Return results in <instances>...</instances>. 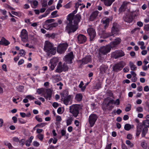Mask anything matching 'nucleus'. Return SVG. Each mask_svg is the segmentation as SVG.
<instances>
[{"label":"nucleus","instance_id":"obj_47","mask_svg":"<svg viewBox=\"0 0 149 149\" xmlns=\"http://www.w3.org/2000/svg\"><path fill=\"white\" fill-rule=\"evenodd\" d=\"M43 7H46L47 6V0H43L42 3Z\"/></svg>","mask_w":149,"mask_h":149},{"label":"nucleus","instance_id":"obj_24","mask_svg":"<svg viewBox=\"0 0 149 149\" xmlns=\"http://www.w3.org/2000/svg\"><path fill=\"white\" fill-rule=\"evenodd\" d=\"M110 19L107 18L105 20H102V23L104 25V28L105 29H106L109 26V24Z\"/></svg>","mask_w":149,"mask_h":149},{"label":"nucleus","instance_id":"obj_29","mask_svg":"<svg viewBox=\"0 0 149 149\" xmlns=\"http://www.w3.org/2000/svg\"><path fill=\"white\" fill-rule=\"evenodd\" d=\"M73 120V118L72 117H70L68 118V119L66 120V125L68 126L71 125L72 121Z\"/></svg>","mask_w":149,"mask_h":149},{"label":"nucleus","instance_id":"obj_57","mask_svg":"<svg viewBox=\"0 0 149 149\" xmlns=\"http://www.w3.org/2000/svg\"><path fill=\"white\" fill-rule=\"evenodd\" d=\"M35 118L36 120L39 122H41L42 121V119L41 118L39 117L38 116H36Z\"/></svg>","mask_w":149,"mask_h":149},{"label":"nucleus","instance_id":"obj_49","mask_svg":"<svg viewBox=\"0 0 149 149\" xmlns=\"http://www.w3.org/2000/svg\"><path fill=\"white\" fill-rule=\"evenodd\" d=\"M26 98L29 99L30 100H33L34 99L37 100L36 98H35L34 97L32 96L31 95H28L26 96Z\"/></svg>","mask_w":149,"mask_h":149},{"label":"nucleus","instance_id":"obj_22","mask_svg":"<svg viewBox=\"0 0 149 149\" xmlns=\"http://www.w3.org/2000/svg\"><path fill=\"white\" fill-rule=\"evenodd\" d=\"M99 11L95 10L90 15L89 19L91 21H93L97 16L99 13Z\"/></svg>","mask_w":149,"mask_h":149},{"label":"nucleus","instance_id":"obj_20","mask_svg":"<svg viewBox=\"0 0 149 149\" xmlns=\"http://www.w3.org/2000/svg\"><path fill=\"white\" fill-rule=\"evenodd\" d=\"M52 95V91L50 89H48L46 90V94L45 95L44 97L46 100H51Z\"/></svg>","mask_w":149,"mask_h":149},{"label":"nucleus","instance_id":"obj_21","mask_svg":"<svg viewBox=\"0 0 149 149\" xmlns=\"http://www.w3.org/2000/svg\"><path fill=\"white\" fill-rule=\"evenodd\" d=\"M121 39L119 38H117L114 40L110 43V46L111 47H115L116 45L119 44L121 42Z\"/></svg>","mask_w":149,"mask_h":149},{"label":"nucleus","instance_id":"obj_23","mask_svg":"<svg viewBox=\"0 0 149 149\" xmlns=\"http://www.w3.org/2000/svg\"><path fill=\"white\" fill-rule=\"evenodd\" d=\"M10 44V42L4 37H3L0 41V45L7 46Z\"/></svg>","mask_w":149,"mask_h":149},{"label":"nucleus","instance_id":"obj_59","mask_svg":"<svg viewBox=\"0 0 149 149\" xmlns=\"http://www.w3.org/2000/svg\"><path fill=\"white\" fill-rule=\"evenodd\" d=\"M136 110L138 112H141L143 111V109L142 107H139L137 108Z\"/></svg>","mask_w":149,"mask_h":149},{"label":"nucleus","instance_id":"obj_35","mask_svg":"<svg viewBox=\"0 0 149 149\" xmlns=\"http://www.w3.org/2000/svg\"><path fill=\"white\" fill-rule=\"evenodd\" d=\"M142 125H143L145 127L147 128L149 127V120L147 119L146 120H144L143 122Z\"/></svg>","mask_w":149,"mask_h":149},{"label":"nucleus","instance_id":"obj_53","mask_svg":"<svg viewBox=\"0 0 149 149\" xmlns=\"http://www.w3.org/2000/svg\"><path fill=\"white\" fill-rule=\"evenodd\" d=\"M18 121L19 123L22 124L25 123L26 122L22 118H19Z\"/></svg>","mask_w":149,"mask_h":149},{"label":"nucleus","instance_id":"obj_48","mask_svg":"<svg viewBox=\"0 0 149 149\" xmlns=\"http://www.w3.org/2000/svg\"><path fill=\"white\" fill-rule=\"evenodd\" d=\"M126 143L127 145L129 146L131 148L132 147L134 146L133 144L131 143L130 140H127L126 141Z\"/></svg>","mask_w":149,"mask_h":149},{"label":"nucleus","instance_id":"obj_46","mask_svg":"<svg viewBox=\"0 0 149 149\" xmlns=\"http://www.w3.org/2000/svg\"><path fill=\"white\" fill-rule=\"evenodd\" d=\"M26 34H28L26 30L25 29H23L22 30L21 32L20 37L23 36H24Z\"/></svg>","mask_w":149,"mask_h":149},{"label":"nucleus","instance_id":"obj_1","mask_svg":"<svg viewBox=\"0 0 149 149\" xmlns=\"http://www.w3.org/2000/svg\"><path fill=\"white\" fill-rule=\"evenodd\" d=\"M44 49L48 56L54 55L56 53V48L54 47L52 44L48 41L45 42Z\"/></svg>","mask_w":149,"mask_h":149},{"label":"nucleus","instance_id":"obj_8","mask_svg":"<svg viewBox=\"0 0 149 149\" xmlns=\"http://www.w3.org/2000/svg\"><path fill=\"white\" fill-rule=\"evenodd\" d=\"M87 32L89 36L90 40V41L94 40L96 36L95 30L93 28H89L88 29Z\"/></svg>","mask_w":149,"mask_h":149},{"label":"nucleus","instance_id":"obj_31","mask_svg":"<svg viewBox=\"0 0 149 149\" xmlns=\"http://www.w3.org/2000/svg\"><path fill=\"white\" fill-rule=\"evenodd\" d=\"M83 96L81 93H77L75 96L76 100L78 101H80L82 100Z\"/></svg>","mask_w":149,"mask_h":149},{"label":"nucleus","instance_id":"obj_39","mask_svg":"<svg viewBox=\"0 0 149 149\" xmlns=\"http://www.w3.org/2000/svg\"><path fill=\"white\" fill-rule=\"evenodd\" d=\"M130 15L132 17L133 20L134 19L137 15V12H136V11H134L132 12Z\"/></svg>","mask_w":149,"mask_h":149},{"label":"nucleus","instance_id":"obj_4","mask_svg":"<svg viewBox=\"0 0 149 149\" xmlns=\"http://www.w3.org/2000/svg\"><path fill=\"white\" fill-rule=\"evenodd\" d=\"M68 67L66 63H65L62 64V63L59 62L55 70V72L58 73H61L62 72L67 71L68 70Z\"/></svg>","mask_w":149,"mask_h":149},{"label":"nucleus","instance_id":"obj_41","mask_svg":"<svg viewBox=\"0 0 149 149\" xmlns=\"http://www.w3.org/2000/svg\"><path fill=\"white\" fill-rule=\"evenodd\" d=\"M102 54H100L99 53V56L98 57V58L99 61L101 62H103L104 60V57L102 56Z\"/></svg>","mask_w":149,"mask_h":149},{"label":"nucleus","instance_id":"obj_45","mask_svg":"<svg viewBox=\"0 0 149 149\" xmlns=\"http://www.w3.org/2000/svg\"><path fill=\"white\" fill-rule=\"evenodd\" d=\"M49 66L50 69L52 70H54L55 67L56 66L54 64H52V63L50 62V63L49 64Z\"/></svg>","mask_w":149,"mask_h":149},{"label":"nucleus","instance_id":"obj_9","mask_svg":"<svg viewBox=\"0 0 149 149\" xmlns=\"http://www.w3.org/2000/svg\"><path fill=\"white\" fill-rule=\"evenodd\" d=\"M111 48L112 47L109 45L102 47L99 50V53L103 55H106L110 52Z\"/></svg>","mask_w":149,"mask_h":149},{"label":"nucleus","instance_id":"obj_43","mask_svg":"<svg viewBox=\"0 0 149 149\" xmlns=\"http://www.w3.org/2000/svg\"><path fill=\"white\" fill-rule=\"evenodd\" d=\"M47 123H40L36 125V127H43L46 125H47Z\"/></svg>","mask_w":149,"mask_h":149},{"label":"nucleus","instance_id":"obj_58","mask_svg":"<svg viewBox=\"0 0 149 149\" xmlns=\"http://www.w3.org/2000/svg\"><path fill=\"white\" fill-rule=\"evenodd\" d=\"M112 145V144L111 143H110V144L107 143L105 149H111Z\"/></svg>","mask_w":149,"mask_h":149},{"label":"nucleus","instance_id":"obj_33","mask_svg":"<svg viewBox=\"0 0 149 149\" xmlns=\"http://www.w3.org/2000/svg\"><path fill=\"white\" fill-rule=\"evenodd\" d=\"M129 65L131 70L132 71H135L137 69V67L133 64V63L130 62Z\"/></svg>","mask_w":149,"mask_h":149},{"label":"nucleus","instance_id":"obj_63","mask_svg":"<svg viewBox=\"0 0 149 149\" xmlns=\"http://www.w3.org/2000/svg\"><path fill=\"white\" fill-rule=\"evenodd\" d=\"M13 141L16 142H18L19 141V139L18 137H14L13 138Z\"/></svg>","mask_w":149,"mask_h":149},{"label":"nucleus","instance_id":"obj_28","mask_svg":"<svg viewBox=\"0 0 149 149\" xmlns=\"http://www.w3.org/2000/svg\"><path fill=\"white\" fill-rule=\"evenodd\" d=\"M108 69V67L105 65H102L101 66L100 68V71L101 73L103 74L106 72Z\"/></svg>","mask_w":149,"mask_h":149},{"label":"nucleus","instance_id":"obj_2","mask_svg":"<svg viewBox=\"0 0 149 149\" xmlns=\"http://www.w3.org/2000/svg\"><path fill=\"white\" fill-rule=\"evenodd\" d=\"M54 21L55 19H52L46 20L43 24V28L47 30H52L54 28H55L58 26L57 23H52Z\"/></svg>","mask_w":149,"mask_h":149},{"label":"nucleus","instance_id":"obj_56","mask_svg":"<svg viewBox=\"0 0 149 149\" xmlns=\"http://www.w3.org/2000/svg\"><path fill=\"white\" fill-rule=\"evenodd\" d=\"M114 104L117 105H118L120 104V101L119 99H117L116 100L114 101Z\"/></svg>","mask_w":149,"mask_h":149},{"label":"nucleus","instance_id":"obj_6","mask_svg":"<svg viewBox=\"0 0 149 149\" xmlns=\"http://www.w3.org/2000/svg\"><path fill=\"white\" fill-rule=\"evenodd\" d=\"M98 118L97 115L94 113H92L89 116L88 121L90 127H92L94 126Z\"/></svg>","mask_w":149,"mask_h":149},{"label":"nucleus","instance_id":"obj_17","mask_svg":"<svg viewBox=\"0 0 149 149\" xmlns=\"http://www.w3.org/2000/svg\"><path fill=\"white\" fill-rule=\"evenodd\" d=\"M77 40L79 44H83L86 42V38L84 35L80 34L77 36Z\"/></svg>","mask_w":149,"mask_h":149},{"label":"nucleus","instance_id":"obj_32","mask_svg":"<svg viewBox=\"0 0 149 149\" xmlns=\"http://www.w3.org/2000/svg\"><path fill=\"white\" fill-rule=\"evenodd\" d=\"M58 58H53L50 60V62L52 63V64L55 65H56L57 63L58 62Z\"/></svg>","mask_w":149,"mask_h":149},{"label":"nucleus","instance_id":"obj_15","mask_svg":"<svg viewBox=\"0 0 149 149\" xmlns=\"http://www.w3.org/2000/svg\"><path fill=\"white\" fill-rule=\"evenodd\" d=\"M79 61L81 62L82 65L86 64L92 61V57L91 55H87L81 60H79Z\"/></svg>","mask_w":149,"mask_h":149},{"label":"nucleus","instance_id":"obj_27","mask_svg":"<svg viewBox=\"0 0 149 149\" xmlns=\"http://www.w3.org/2000/svg\"><path fill=\"white\" fill-rule=\"evenodd\" d=\"M70 99L71 96L70 95H68L65 97L63 100V102L64 104L66 105H68L70 101Z\"/></svg>","mask_w":149,"mask_h":149},{"label":"nucleus","instance_id":"obj_40","mask_svg":"<svg viewBox=\"0 0 149 149\" xmlns=\"http://www.w3.org/2000/svg\"><path fill=\"white\" fill-rule=\"evenodd\" d=\"M44 91V89L43 88H39L37 89L36 92L39 95H40L43 93Z\"/></svg>","mask_w":149,"mask_h":149},{"label":"nucleus","instance_id":"obj_37","mask_svg":"<svg viewBox=\"0 0 149 149\" xmlns=\"http://www.w3.org/2000/svg\"><path fill=\"white\" fill-rule=\"evenodd\" d=\"M21 40L23 42H26L27 40L28 37V34H26L24 36H23L20 37Z\"/></svg>","mask_w":149,"mask_h":149},{"label":"nucleus","instance_id":"obj_25","mask_svg":"<svg viewBox=\"0 0 149 149\" xmlns=\"http://www.w3.org/2000/svg\"><path fill=\"white\" fill-rule=\"evenodd\" d=\"M119 31V30L118 27L113 25L111 29V32L112 34V35L117 34Z\"/></svg>","mask_w":149,"mask_h":149},{"label":"nucleus","instance_id":"obj_34","mask_svg":"<svg viewBox=\"0 0 149 149\" xmlns=\"http://www.w3.org/2000/svg\"><path fill=\"white\" fill-rule=\"evenodd\" d=\"M148 131V128L146 127H144L143 128L142 131V133L141 134V136L142 137H144L146 134L147 133Z\"/></svg>","mask_w":149,"mask_h":149},{"label":"nucleus","instance_id":"obj_61","mask_svg":"<svg viewBox=\"0 0 149 149\" xmlns=\"http://www.w3.org/2000/svg\"><path fill=\"white\" fill-rule=\"evenodd\" d=\"M33 145L35 146L38 147L39 146L40 143L37 141H35L33 142Z\"/></svg>","mask_w":149,"mask_h":149},{"label":"nucleus","instance_id":"obj_18","mask_svg":"<svg viewBox=\"0 0 149 149\" xmlns=\"http://www.w3.org/2000/svg\"><path fill=\"white\" fill-rule=\"evenodd\" d=\"M99 34L101 35V37L104 38H106L108 37L109 38V39H110V36H112V34L108 33L106 32L105 30H100L99 31Z\"/></svg>","mask_w":149,"mask_h":149},{"label":"nucleus","instance_id":"obj_36","mask_svg":"<svg viewBox=\"0 0 149 149\" xmlns=\"http://www.w3.org/2000/svg\"><path fill=\"white\" fill-rule=\"evenodd\" d=\"M4 145L7 146L9 149H12L13 147L11 143L7 141H5L4 142Z\"/></svg>","mask_w":149,"mask_h":149},{"label":"nucleus","instance_id":"obj_55","mask_svg":"<svg viewBox=\"0 0 149 149\" xmlns=\"http://www.w3.org/2000/svg\"><path fill=\"white\" fill-rule=\"evenodd\" d=\"M129 106L125 107V110L126 112H128L130 111L131 109V106L130 104H129Z\"/></svg>","mask_w":149,"mask_h":149},{"label":"nucleus","instance_id":"obj_13","mask_svg":"<svg viewBox=\"0 0 149 149\" xmlns=\"http://www.w3.org/2000/svg\"><path fill=\"white\" fill-rule=\"evenodd\" d=\"M135 120L136 122L138 123L136 127L137 130L136 132V136L138 137L139 136L142 131L143 128V125L141 123H139V120L138 119H136Z\"/></svg>","mask_w":149,"mask_h":149},{"label":"nucleus","instance_id":"obj_62","mask_svg":"<svg viewBox=\"0 0 149 149\" xmlns=\"http://www.w3.org/2000/svg\"><path fill=\"white\" fill-rule=\"evenodd\" d=\"M52 106L54 108H56L59 106V104L57 102H54L52 104Z\"/></svg>","mask_w":149,"mask_h":149},{"label":"nucleus","instance_id":"obj_52","mask_svg":"<svg viewBox=\"0 0 149 149\" xmlns=\"http://www.w3.org/2000/svg\"><path fill=\"white\" fill-rule=\"evenodd\" d=\"M20 52H19V54H20L21 56L24 55L25 54L26 52L23 49H21L20 50Z\"/></svg>","mask_w":149,"mask_h":149},{"label":"nucleus","instance_id":"obj_44","mask_svg":"<svg viewBox=\"0 0 149 149\" xmlns=\"http://www.w3.org/2000/svg\"><path fill=\"white\" fill-rule=\"evenodd\" d=\"M101 88V84L99 82L96 84V85L94 86V88L95 89L99 90Z\"/></svg>","mask_w":149,"mask_h":149},{"label":"nucleus","instance_id":"obj_10","mask_svg":"<svg viewBox=\"0 0 149 149\" xmlns=\"http://www.w3.org/2000/svg\"><path fill=\"white\" fill-rule=\"evenodd\" d=\"M125 65V63L121 61L115 64L113 66V69L114 71L117 72L121 70Z\"/></svg>","mask_w":149,"mask_h":149},{"label":"nucleus","instance_id":"obj_54","mask_svg":"<svg viewBox=\"0 0 149 149\" xmlns=\"http://www.w3.org/2000/svg\"><path fill=\"white\" fill-rule=\"evenodd\" d=\"M61 135L62 136H65V134L66 133V130L63 129L61 130Z\"/></svg>","mask_w":149,"mask_h":149},{"label":"nucleus","instance_id":"obj_26","mask_svg":"<svg viewBox=\"0 0 149 149\" xmlns=\"http://www.w3.org/2000/svg\"><path fill=\"white\" fill-rule=\"evenodd\" d=\"M74 16L70 13L67 16V20L69 22L68 23H73L72 21H73Z\"/></svg>","mask_w":149,"mask_h":149},{"label":"nucleus","instance_id":"obj_7","mask_svg":"<svg viewBox=\"0 0 149 149\" xmlns=\"http://www.w3.org/2000/svg\"><path fill=\"white\" fill-rule=\"evenodd\" d=\"M68 45L67 43L59 44L57 48V51L60 54L64 53L67 49Z\"/></svg>","mask_w":149,"mask_h":149},{"label":"nucleus","instance_id":"obj_38","mask_svg":"<svg viewBox=\"0 0 149 149\" xmlns=\"http://www.w3.org/2000/svg\"><path fill=\"white\" fill-rule=\"evenodd\" d=\"M131 128V125L129 124H126L125 125L124 129L126 130L129 131Z\"/></svg>","mask_w":149,"mask_h":149},{"label":"nucleus","instance_id":"obj_12","mask_svg":"<svg viewBox=\"0 0 149 149\" xmlns=\"http://www.w3.org/2000/svg\"><path fill=\"white\" fill-rule=\"evenodd\" d=\"M74 58V56L73 55V52H71L65 56V60L67 63L71 64L72 63V61Z\"/></svg>","mask_w":149,"mask_h":149},{"label":"nucleus","instance_id":"obj_30","mask_svg":"<svg viewBox=\"0 0 149 149\" xmlns=\"http://www.w3.org/2000/svg\"><path fill=\"white\" fill-rule=\"evenodd\" d=\"M31 3L32 7L35 8L38 5V2L36 0H34L31 1Z\"/></svg>","mask_w":149,"mask_h":149},{"label":"nucleus","instance_id":"obj_11","mask_svg":"<svg viewBox=\"0 0 149 149\" xmlns=\"http://www.w3.org/2000/svg\"><path fill=\"white\" fill-rule=\"evenodd\" d=\"M124 55V53L121 50H116L111 54L112 56L115 59L123 56Z\"/></svg>","mask_w":149,"mask_h":149},{"label":"nucleus","instance_id":"obj_42","mask_svg":"<svg viewBox=\"0 0 149 149\" xmlns=\"http://www.w3.org/2000/svg\"><path fill=\"white\" fill-rule=\"evenodd\" d=\"M37 137L40 141H42L43 140L44 136L43 134H39L37 135Z\"/></svg>","mask_w":149,"mask_h":149},{"label":"nucleus","instance_id":"obj_5","mask_svg":"<svg viewBox=\"0 0 149 149\" xmlns=\"http://www.w3.org/2000/svg\"><path fill=\"white\" fill-rule=\"evenodd\" d=\"M78 26L73 23H68L65 28V30L69 34L74 32L78 29Z\"/></svg>","mask_w":149,"mask_h":149},{"label":"nucleus","instance_id":"obj_64","mask_svg":"<svg viewBox=\"0 0 149 149\" xmlns=\"http://www.w3.org/2000/svg\"><path fill=\"white\" fill-rule=\"evenodd\" d=\"M144 91L145 92H148L149 91V88L148 86H146L144 87Z\"/></svg>","mask_w":149,"mask_h":149},{"label":"nucleus","instance_id":"obj_16","mask_svg":"<svg viewBox=\"0 0 149 149\" xmlns=\"http://www.w3.org/2000/svg\"><path fill=\"white\" fill-rule=\"evenodd\" d=\"M81 17L80 13H78L74 16L73 23L78 26L79 23L80 22Z\"/></svg>","mask_w":149,"mask_h":149},{"label":"nucleus","instance_id":"obj_51","mask_svg":"<svg viewBox=\"0 0 149 149\" xmlns=\"http://www.w3.org/2000/svg\"><path fill=\"white\" fill-rule=\"evenodd\" d=\"M144 29L145 31H149V24H147L144 26Z\"/></svg>","mask_w":149,"mask_h":149},{"label":"nucleus","instance_id":"obj_60","mask_svg":"<svg viewBox=\"0 0 149 149\" xmlns=\"http://www.w3.org/2000/svg\"><path fill=\"white\" fill-rule=\"evenodd\" d=\"M2 69L5 72H7L6 66V64H4L2 66Z\"/></svg>","mask_w":149,"mask_h":149},{"label":"nucleus","instance_id":"obj_14","mask_svg":"<svg viewBox=\"0 0 149 149\" xmlns=\"http://www.w3.org/2000/svg\"><path fill=\"white\" fill-rule=\"evenodd\" d=\"M129 3V2L127 1L123 2L122 5L119 9V13H122L126 11L127 8V5Z\"/></svg>","mask_w":149,"mask_h":149},{"label":"nucleus","instance_id":"obj_50","mask_svg":"<svg viewBox=\"0 0 149 149\" xmlns=\"http://www.w3.org/2000/svg\"><path fill=\"white\" fill-rule=\"evenodd\" d=\"M141 146L144 149H146L147 148V146L144 142H143L141 143Z\"/></svg>","mask_w":149,"mask_h":149},{"label":"nucleus","instance_id":"obj_3","mask_svg":"<svg viewBox=\"0 0 149 149\" xmlns=\"http://www.w3.org/2000/svg\"><path fill=\"white\" fill-rule=\"evenodd\" d=\"M81 109L79 104H73L69 107L70 112L72 114L74 117L76 118L79 114V111Z\"/></svg>","mask_w":149,"mask_h":149},{"label":"nucleus","instance_id":"obj_19","mask_svg":"<svg viewBox=\"0 0 149 149\" xmlns=\"http://www.w3.org/2000/svg\"><path fill=\"white\" fill-rule=\"evenodd\" d=\"M123 19L126 22L130 23L133 21V18L130 14H126L123 16Z\"/></svg>","mask_w":149,"mask_h":149}]
</instances>
